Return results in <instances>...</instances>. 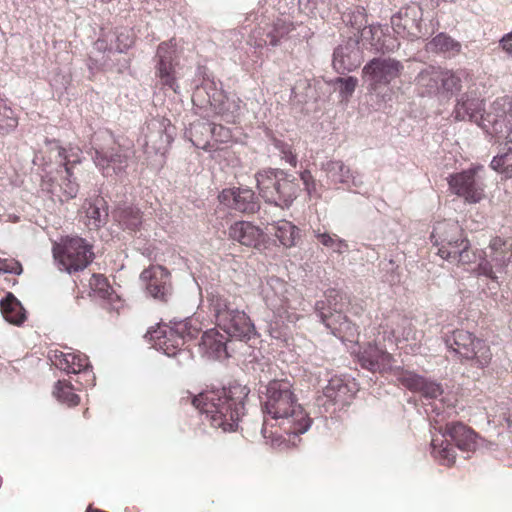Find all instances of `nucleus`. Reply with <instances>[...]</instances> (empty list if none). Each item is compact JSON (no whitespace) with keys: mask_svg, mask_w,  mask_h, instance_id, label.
<instances>
[{"mask_svg":"<svg viewBox=\"0 0 512 512\" xmlns=\"http://www.w3.org/2000/svg\"><path fill=\"white\" fill-rule=\"evenodd\" d=\"M419 393L426 398L434 399L442 395L443 389L439 383L425 378Z\"/></svg>","mask_w":512,"mask_h":512,"instance_id":"603ef678","label":"nucleus"},{"mask_svg":"<svg viewBox=\"0 0 512 512\" xmlns=\"http://www.w3.org/2000/svg\"><path fill=\"white\" fill-rule=\"evenodd\" d=\"M273 143L275 148L281 153L282 159H284L292 167H296L298 160L297 155L293 151L292 145L279 139H275Z\"/></svg>","mask_w":512,"mask_h":512,"instance_id":"09e8293b","label":"nucleus"},{"mask_svg":"<svg viewBox=\"0 0 512 512\" xmlns=\"http://www.w3.org/2000/svg\"><path fill=\"white\" fill-rule=\"evenodd\" d=\"M457 250H453L449 262H455L459 266H470L479 263L483 258V251L473 250L470 241L466 239L461 246H457Z\"/></svg>","mask_w":512,"mask_h":512,"instance_id":"2f4dec72","label":"nucleus"},{"mask_svg":"<svg viewBox=\"0 0 512 512\" xmlns=\"http://www.w3.org/2000/svg\"><path fill=\"white\" fill-rule=\"evenodd\" d=\"M335 84H340L339 93L342 100L348 101L358 85V80L352 76L339 77L335 79Z\"/></svg>","mask_w":512,"mask_h":512,"instance_id":"de8ad7c7","label":"nucleus"},{"mask_svg":"<svg viewBox=\"0 0 512 512\" xmlns=\"http://www.w3.org/2000/svg\"><path fill=\"white\" fill-rule=\"evenodd\" d=\"M281 287L280 294L274 293L266 297L267 305L273 312L275 323L295 324L300 319L298 311L302 305V299L294 288L289 289L286 284H282Z\"/></svg>","mask_w":512,"mask_h":512,"instance_id":"ddd939ff","label":"nucleus"},{"mask_svg":"<svg viewBox=\"0 0 512 512\" xmlns=\"http://www.w3.org/2000/svg\"><path fill=\"white\" fill-rule=\"evenodd\" d=\"M483 258L477 264V275L497 280V273L505 271L512 263V238L493 237L488 245V252L483 251Z\"/></svg>","mask_w":512,"mask_h":512,"instance_id":"9b49d317","label":"nucleus"},{"mask_svg":"<svg viewBox=\"0 0 512 512\" xmlns=\"http://www.w3.org/2000/svg\"><path fill=\"white\" fill-rule=\"evenodd\" d=\"M198 126L202 127L206 131H209L214 139L218 142H228L232 137L231 131L222 125L200 124Z\"/></svg>","mask_w":512,"mask_h":512,"instance_id":"8fccbe9b","label":"nucleus"},{"mask_svg":"<svg viewBox=\"0 0 512 512\" xmlns=\"http://www.w3.org/2000/svg\"><path fill=\"white\" fill-rule=\"evenodd\" d=\"M256 33H257V34H260V32H259L258 30H254V32H253V37H255V34H256Z\"/></svg>","mask_w":512,"mask_h":512,"instance_id":"680f3d73","label":"nucleus"},{"mask_svg":"<svg viewBox=\"0 0 512 512\" xmlns=\"http://www.w3.org/2000/svg\"><path fill=\"white\" fill-rule=\"evenodd\" d=\"M439 70L440 67H429L421 71L417 77V82L420 86L427 88L429 92L440 90V80H439Z\"/></svg>","mask_w":512,"mask_h":512,"instance_id":"79ce46f5","label":"nucleus"},{"mask_svg":"<svg viewBox=\"0 0 512 512\" xmlns=\"http://www.w3.org/2000/svg\"><path fill=\"white\" fill-rule=\"evenodd\" d=\"M397 380L405 388L412 392H420L421 387L425 383V377L415 372L408 370H401L397 376Z\"/></svg>","mask_w":512,"mask_h":512,"instance_id":"c03bdc74","label":"nucleus"},{"mask_svg":"<svg viewBox=\"0 0 512 512\" xmlns=\"http://www.w3.org/2000/svg\"><path fill=\"white\" fill-rule=\"evenodd\" d=\"M404 70L403 64L392 57H375L362 69V76L369 81L370 89L377 90L399 78Z\"/></svg>","mask_w":512,"mask_h":512,"instance_id":"f8f14e48","label":"nucleus"},{"mask_svg":"<svg viewBox=\"0 0 512 512\" xmlns=\"http://www.w3.org/2000/svg\"><path fill=\"white\" fill-rule=\"evenodd\" d=\"M94 46L98 51H105L107 49V43L103 39H97Z\"/></svg>","mask_w":512,"mask_h":512,"instance_id":"bf43d9fd","label":"nucleus"},{"mask_svg":"<svg viewBox=\"0 0 512 512\" xmlns=\"http://www.w3.org/2000/svg\"><path fill=\"white\" fill-rule=\"evenodd\" d=\"M255 177L259 193L267 202L289 207L297 198L300 187L295 176L280 169H267Z\"/></svg>","mask_w":512,"mask_h":512,"instance_id":"39448f33","label":"nucleus"},{"mask_svg":"<svg viewBox=\"0 0 512 512\" xmlns=\"http://www.w3.org/2000/svg\"><path fill=\"white\" fill-rule=\"evenodd\" d=\"M482 101L478 99L459 100L454 109L456 120L478 121L482 117Z\"/></svg>","mask_w":512,"mask_h":512,"instance_id":"7c9ffc66","label":"nucleus"},{"mask_svg":"<svg viewBox=\"0 0 512 512\" xmlns=\"http://www.w3.org/2000/svg\"><path fill=\"white\" fill-rule=\"evenodd\" d=\"M269 232L273 233L279 243L286 247L291 248L296 245L300 237L299 228L288 220H279L270 225Z\"/></svg>","mask_w":512,"mask_h":512,"instance_id":"bb28decb","label":"nucleus"},{"mask_svg":"<svg viewBox=\"0 0 512 512\" xmlns=\"http://www.w3.org/2000/svg\"><path fill=\"white\" fill-rule=\"evenodd\" d=\"M318 242L328 248H333L334 252L342 254L348 250V244L345 240L339 238L336 234L326 232H315Z\"/></svg>","mask_w":512,"mask_h":512,"instance_id":"37998d69","label":"nucleus"},{"mask_svg":"<svg viewBox=\"0 0 512 512\" xmlns=\"http://www.w3.org/2000/svg\"><path fill=\"white\" fill-rule=\"evenodd\" d=\"M300 179L305 186V190L311 196L316 192V181L309 170H304L300 174Z\"/></svg>","mask_w":512,"mask_h":512,"instance_id":"5fc2aeb1","label":"nucleus"},{"mask_svg":"<svg viewBox=\"0 0 512 512\" xmlns=\"http://www.w3.org/2000/svg\"><path fill=\"white\" fill-rule=\"evenodd\" d=\"M447 344L462 360L471 362L476 368L484 369L492 362L493 353L488 342L467 330H454Z\"/></svg>","mask_w":512,"mask_h":512,"instance_id":"6e6552de","label":"nucleus"},{"mask_svg":"<svg viewBox=\"0 0 512 512\" xmlns=\"http://www.w3.org/2000/svg\"><path fill=\"white\" fill-rule=\"evenodd\" d=\"M3 317L14 325H21L25 319V310L19 300L12 294L8 293L0 302Z\"/></svg>","mask_w":512,"mask_h":512,"instance_id":"c756f323","label":"nucleus"},{"mask_svg":"<svg viewBox=\"0 0 512 512\" xmlns=\"http://www.w3.org/2000/svg\"><path fill=\"white\" fill-rule=\"evenodd\" d=\"M490 166L497 172H512V150L508 147L507 152L502 155L495 156L492 159Z\"/></svg>","mask_w":512,"mask_h":512,"instance_id":"49530a36","label":"nucleus"},{"mask_svg":"<svg viewBox=\"0 0 512 512\" xmlns=\"http://www.w3.org/2000/svg\"><path fill=\"white\" fill-rule=\"evenodd\" d=\"M84 209L87 219V226L90 229H98L104 225L108 218V209L106 201L101 196L88 199L84 203Z\"/></svg>","mask_w":512,"mask_h":512,"instance_id":"a878e982","label":"nucleus"},{"mask_svg":"<svg viewBox=\"0 0 512 512\" xmlns=\"http://www.w3.org/2000/svg\"><path fill=\"white\" fill-rule=\"evenodd\" d=\"M428 48L434 52L457 55L461 51V44L445 33H439L429 43Z\"/></svg>","mask_w":512,"mask_h":512,"instance_id":"473e14b6","label":"nucleus"},{"mask_svg":"<svg viewBox=\"0 0 512 512\" xmlns=\"http://www.w3.org/2000/svg\"><path fill=\"white\" fill-rule=\"evenodd\" d=\"M354 389L342 377L334 376L323 388L319 401L323 406L335 405L339 407L350 404L354 397Z\"/></svg>","mask_w":512,"mask_h":512,"instance_id":"412c9836","label":"nucleus"},{"mask_svg":"<svg viewBox=\"0 0 512 512\" xmlns=\"http://www.w3.org/2000/svg\"><path fill=\"white\" fill-rule=\"evenodd\" d=\"M200 346L210 357L221 358L226 355V338L216 329H210L203 333Z\"/></svg>","mask_w":512,"mask_h":512,"instance_id":"c85d7f7f","label":"nucleus"},{"mask_svg":"<svg viewBox=\"0 0 512 512\" xmlns=\"http://www.w3.org/2000/svg\"><path fill=\"white\" fill-rule=\"evenodd\" d=\"M114 217L125 228L138 229L142 224V213L138 208L125 207L115 212Z\"/></svg>","mask_w":512,"mask_h":512,"instance_id":"c9c22d12","label":"nucleus"},{"mask_svg":"<svg viewBox=\"0 0 512 512\" xmlns=\"http://www.w3.org/2000/svg\"><path fill=\"white\" fill-rule=\"evenodd\" d=\"M293 30H295V25L292 21L277 18L271 25L270 30L267 31L266 38L255 39V45L262 47L269 43L272 46H277L280 40Z\"/></svg>","mask_w":512,"mask_h":512,"instance_id":"cd10ccee","label":"nucleus"},{"mask_svg":"<svg viewBox=\"0 0 512 512\" xmlns=\"http://www.w3.org/2000/svg\"><path fill=\"white\" fill-rule=\"evenodd\" d=\"M273 337L279 338L280 337V332L277 335H273Z\"/></svg>","mask_w":512,"mask_h":512,"instance_id":"e2e57ef3","label":"nucleus"},{"mask_svg":"<svg viewBox=\"0 0 512 512\" xmlns=\"http://www.w3.org/2000/svg\"><path fill=\"white\" fill-rule=\"evenodd\" d=\"M220 203L242 213H254L258 209L255 194L251 189L228 188L218 195Z\"/></svg>","mask_w":512,"mask_h":512,"instance_id":"4be33fe9","label":"nucleus"},{"mask_svg":"<svg viewBox=\"0 0 512 512\" xmlns=\"http://www.w3.org/2000/svg\"><path fill=\"white\" fill-rule=\"evenodd\" d=\"M133 38L128 33L121 32L117 36V50L121 53L126 52L133 45Z\"/></svg>","mask_w":512,"mask_h":512,"instance_id":"6e6d98bb","label":"nucleus"},{"mask_svg":"<svg viewBox=\"0 0 512 512\" xmlns=\"http://www.w3.org/2000/svg\"><path fill=\"white\" fill-rule=\"evenodd\" d=\"M446 436L462 451H474L477 447V434L473 429L462 422L447 423L442 435L432 438L431 441V453L441 465L451 467L456 460L455 450L445 439Z\"/></svg>","mask_w":512,"mask_h":512,"instance_id":"20e7f679","label":"nucleus"},{"mask_svg":"<svg viewBox=\"0 0 512 512\" xmlns=\"http://www.w3.org/2000/svg\"><path fill=\"white\" fill-rule=\"evenodd\" d=\"M227 104H228V106H227V107H225V104H224V103H223V104H221V105L217 108V113H219V114H221V115H223V116H227V117H228V111L230 110V105H232V106H233V110L231 111L232 116H231V119H227V121H228V122H235V119H234V118H235V116H234V114L239 112V110H240V106H239L238 104H236L235 102H232V103L228 102Z\"/></svg>","mask_w":512,"mask_h":512,"instance_id":"4d7b16f0","label":"nucleus"},{"mask_svg":"<svg viewBox=\"0 0 512 512\" xmlns=\"http://www.w3.org/2000/svg\"><path fill=\"white\" fill-rule=\"evenodd\" d=\"M431 239L438 247L437 254L444 260H450L453 250H457V246H461L468 238L458 222L443 220L433 227Z\"/></svg>","mask_w":512,"mask_h":512,"instance_id":"4468645a","label":"nucleus"},{"mask_svg":"<svg viewBox=\"0 0 512 512\" xmlns=\"http://www.w3.org/2000/svg\"><path fill=\"white\" fill-rule=\"evenodd\" d=\"M195 320L186 319L175 322L172 326L164 325L155 331L154 345L169 357L183 354L186 340L196 338L200 329L196 327Z\"/></svg>","mask_w":512,"mask_h":512,"instance_id":"9d476101","label":"nucleus"},{"mask_svg":"<svg viewBox=\"0 0 512 512\" xmlns=\"http://www.w3.org/2000/svg\"><path fill=\"white\" fill-rule=\"evenodd\" d=\"M383 36L384 32L381 25H366L361 30V40L363 43L368 44L370 47L378 51L388 49L382 41Z\"/></svg>","mask_w":512,"mask_h":512,"instance_id":"e433bc0d","label":"nucleus"},{"mask_svg":"<svg viewBox=\"0 0 512 512\" xmlns=\"http://www.w3.org/2000/svg\"><path fill=\"white\" fill-rule=\"evenodd\" d=\"M0 272L20 274L22 272V266L14 259L0 258Z\"/></svg>","mask_w":512,"mask_h":512,"instance_id":"864d4df0","label":"nucleus"},{"mask_svg":"<svg viewBox=\"0 0 512 512\" xmlns=\"http://www.w3.org/2000/svg\"><path fill=\"white\" fill-rule=\"evenodd\" d=\"M349 24L357 29L362 30L367 24V14L363 7H357L349 14Z\"/></svg>","mask_w":512,"mask_h":512,"instance_id":"3c124183","label":"nucleus"},{"mask_svg":"<svg viewBox=\"0 0 512 512\" xmlns=\"http://www.w3.org/2000/svg\"><path fill=\"white\" fill-rule=\"evenodd\" d=\"M508 426L512 432V415L508 418Z\"/></svg>","mask_w":512,"mask_h":512,"instance_id":"052dcab7","label":"nucleus"},{"mask_svg":"<svg viewBox=\"0 0 512 512\" xmlns=\"http://www.w3.org/2000/svg\"><path fill=\"white\" fill-rule=\"evenodd\" d=\"M207 300L217 325L228 336L237 339L250 337L254 326L244 311L234 308L230 300L218 292H210Z\"/></svg>","mask_w":512,"mask_h":512,"instance_id":"423d86ee","label":"nucleus"},{"mask_svg":"<svg viewBox=\"0 0 512 512\" xmlns=\"http://www.w3.org/2000/svg\"><path fill=\"white\" fill-rule=\"evenodd\" d=\"M332 65L339 74L355 70L360 66L358 50L350 45L338 46L333 53Z\"/></svg>","mask_w":512,"mask_h":512,"instance_id":"393cba45","label":"nucleus"},{"mask_svg":"<svg viewBox=\"0 0 512 512\" xmlns=\"http://www.w3.org/2000/svg\"><path fill=\"white\" fill-rule=\"evenodd\" d=\"M249 388L239 383L216 390H207L193 397L192 404L205 414L207 421L223 432L236 431L245 414Z\"/></svg>","mask_w":512,"mask_h":512,"instance_id":"f03ea898","label":"nucleus"},{"mask_svg":"<svg viewBox=\"0 0 512 512\" xmlns=\"http://www.w3.org/2000/svg\"><path fill=\"white\" fill-rule=\"evenodd\" d=\"M439 76V92L453 95L461 90L462 80L458 72L440 68Z\"/></svg>","mask_w":512,"mask_h":512,"instance_id":"72a5a7b5","label":"nucleus"},{"mask_svg":"<svg viewBox=\"0 0 512 512\" xmlns=\"http://www.w3.org/2000/svg\"><path fill=\"white\" fill-rule=\"evenodd\" d=\"M176 43L173 39L162 42L157 48L156 76L163 86H167L175 93H179L180 86L177 83L176 69L174 63Z\"/></svg>","mask_w":512,"mask_h":512,"instance_id":"f3484780","label":"nucleus"},{"mask_svg":"<svg viewBox=\"0 0 512 512\" xmlns=\"http://www.w3.org/2000/svg\"><path fill=\"white\" fill-rule=\"evenodd\" d=\"M380 328L384 334L389 333L396 343L408 342L417 345L423 338V333L416 329L412 318L399 312H391Z\"/></svg>","mask_w":512,"mask_h":512,"instance_id":"2eb2a0df","label":"nucleus"},{"mask_svg":"<svg viewBox=\"0 0 512 512\" xmlns=\"http://www.w3.org/2000/svg\"><path fill=\"white\" fill-rule=\"evenodd\" d=\"M506 104L509 105V110L504 112L503 115L498 116L493 122V129L497 133H506V138H508L507 144H510L509 148L512 150V104L507 99H503V106Z\"/></svg>","mask_w":512,"mask_h":512,"instance_id":"58836bf2","label":"nucleus"},{"mask_svg":"<svg viewBox=\"0 0 512 512\" xmlns=\"http://www.w3.org/2000/svg\"><path fill=\"white\" fill-rule=\"evenodd\" d=\"M229 238L239 244L261 250L266 248L264 231L249 221H237L229 227Z\"/></svg>","mask_w":512,"mask_h":512,"instance_id":"6ab92c4d","label":"nucleus"},{"mask_svg":"<svg viewBox=\"0 0 512 512\" xmlns=\"http://www.w3.org/2000/svg\"><path fill=\"white\" fill-rule=\"evenodd\" d=\"M18 125V118L12 108L0 99V134L5 135L13 131Z\"/></svg>","mask_w":512,"mask_h":512,"instance_id":"a19ab883","label":"nucleus"},{"mask_svg":"<svg viewBox=\"0 0 512 512\" xmlns=\"http://www.w3.org/2000/svg\"><path fill=\"white\" fill-rule=\"evenodd\" d=\"M53 256L60 270L69 274L86 269L94 260L93 244L79 236H65L53 245Z\"/></svg>","mask_w":512,"mask_h":512,"instance_id":"0eeeda50","label":"nucleus"},{"mask_svg":"<svg viewBox=\"0 0 512 512\" xmlns=\"http://www.w3.org/2000/svg\"><path fill=\"white\" fill-rule=\"evenodd\" d=\"M52 363L67 373L87 372L91 367L88 357L81 352L54 351L50 357Z\"/></svg>","mask_w":512,"mask_h":512,"instance_id":"b1692460","label":"nucleus"},{"mask_svg":"<svg viewBox=\"0 0 512 512\" xmlns=\"http://www.w3.org/2000/svg\"><path fill=\"white\" fill-rule=\"evenodd\" d=\"M89 285L91 290L101 299L110 300L114 294L113 288L103 274L94 273L90 278Z\"/></svg>","mask_w":512,"mask_h":512,"instance_id":"ea45409f","label":"nucleus"},{"mask_svg":"<svg viewBox=\"0 0 512 512\" xmlns=\"http://www.w3.org/2000/svg\"><path fill=\"white\" fill-rule=\"evenodd\" d=\"M45 143L54 146L51 150H56L62 169L57 170L55 176L45 175L42 186L60 202L69 201L75 198L79 191L73 168L81 162L82 151L78 146L71 144L63 147L56 139H46Z\"/></svg>","mask_w":512,"mask_h":512,"instance_id":"7ed1b4c3","label":"nucleus"},{"mask_svg":"<svg viewBox=\"0 0 512 512\" xmlns=\"http://www.w3.org/2000/svg\"><path fill=\"white\" fill-rule=\"evenodd\" d=\"M394 32L402 38L415 40L421 36V13L415 7L402 8L391 18Z\"/></svg>","mask_w":512,"mask_h":512,"instance_id":"aec40b11","label":"nucleus"},{"mask_svg":"<svg viewBox=\"0 0 512 512\" xmlns=\"http://www.w3.org/2000/svg\"><path fill=\"white\" fill-rule=\"evenodd\" d=\"M146 290L155 299L166 302L171 292L170 272L161 265H151L140 275Z\"/></svg>","mask_w":512,"mask_h":512,"instance_id":"a211bd4d","label":"nucleus"},{"mask_svg":"<svg viewBox=\"0 0 512 512\" xmlns=\"http://www.w3.org/2000/svg\"><path fill=\"white\" fill-rule=\"evenodd\" d=\"M327 176L334 183L347 184L353 181V173L348 166L340 160H332L327 162L325 166Z\"/></svg>","mask_w":512,"mask_h":512,"instance_id":"f704fd0d","label":"nucleus"},{"mask_svg":"<svg viewBox=\"0 0 512 512\" xmlns=\"http://www.w3.org/2000/svg\"><path fill=\"white\" fill-rule=\"evenodd\" d=\"M500 46L509 57H512V31L501 38Z\"/></svg>","mask_w":512,"mask_h":512,"instance_id":"13d9d810","label":"nucleus"},{"mask_svg":"<svg viewBox=\"0 0 512 512\" xmlns=\"http://www.w3.org/2000/svg\"><path fill=\"white\" fill-rule=\"evenodd\" d=\"M477 168H469L449 176L448 184L453 193L468 203H478L484 196V185L476 179Z\"/></svg>","mask_w":512,"mask_h":512,"instance_id":"dca6fc26","label":"nucleus"},{"mask_svg":"<svg viewBox=\"0 0 512 512\" xmlns=\"http://www.w3.org/2000/svg\"><path fill=\"white\" fill-rule=\"evenodd\" d=\"M290 381L272 380L266 386L262 411L264 421L263 437L272 444L285 441V435H298L306 432L311 420L298 403Z\"/></svg>","mask_w":512,"mask_h":512,"instance_id":"f257e3e1","label":"nucleus"},{"mask_svg":"<svg viewBox=\"0 0 512 512\" xmlns=\"http://www.w3.org/2000/svg\"><path fill=\"white\" fill-rule=\"evenodd\" d=\"M53 394L60 402L70 407L77 406L80 402V397L74 392L72 384L66 380H59L55 384Z\"/></svg>","mask_w":512,"mask_h":512,"instance_id":"4c0bfd02","label":"nucleus"},{"mask_svg":"<svg viewBox=\"0 0 512 512\" xmlns=\"http://www.w3.org/2000/svg\"><path fill=\"white\" fill-rule=\"evenodd\" d=\"M95 164L103 170L105 173L106 170L113 165V170L116 168H120L123 160L120 155H110L109 157L104 153L96 150L94 157Z\"/></svg>","mask_w":512,"mask_h":512,"instance_id":"a18cd8bd","label":"nucleus"},{"mask_svg":"<svg viewBox=\"0 0 512 512\" xmlns=\"http://www.w3.org/2000/svg\"><path fill=\"white\" fill-rule=\"evenodd\" d=\"M358 357L361 366L372 372L389 369L393 361V356L390 353L372 343L365 346Z\"/></svg>","mask_w":512,"mask_h":512,"instance_id":"5701e85b","label":"nucleus"},{"mask_svg":"<svg viewBox=\"0 0 512 512\" xmlns=\"http://www.w3.org/2000/svg\"><path fill=\"white\" fill-rule=\"evenodd\" d=\"M337 298L343 300L339 291L335 289L328 290L326 294L329 305L328 313L324 311V302H317L316 310L319 312L321 321L331 330L333 335L343 341L353 342L359 336L358 326L342 313L344 303H338Z\"/></svg>","mask_w":512,"mask_h":512,"instance_id":"1a4fd4ad","label":"nucleus"}]
</instances>
